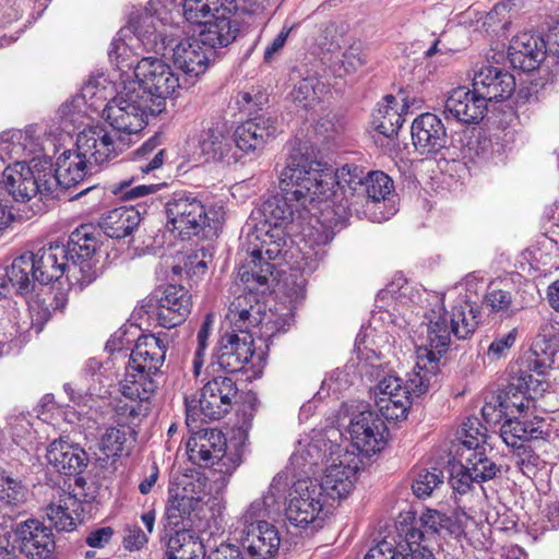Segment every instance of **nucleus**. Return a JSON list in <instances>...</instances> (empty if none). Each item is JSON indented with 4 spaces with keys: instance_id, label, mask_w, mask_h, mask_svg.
I'll return each mask as SVG.
<instances>
[{
    "instance_id": "obj_32",
    "label": "nucleus",
    "mask_w": 559,
    "mask_h": 559,
    "mask_svg": "<svg viewBox=\"0 0 559 559\" xmlns=\"http://www.w3.org/2000/svg\"><path fill=\"white\" fill-rule=\"evenodd\" d=\"M508 57L514 68L533 71L545 58V43L530 33H522L511 39Z\"/></svg>"
},
{
    "instance_id": "obj_7",
    "label": "nucleus",
    "mask_w": 559,
    "mask_h": 559,
    "mask_svg": "<svg viewBox=\"0 0 559 559\" xmlns=\"http://www.w3.org/2000/svg\"><path fill=\"white\" fill-rule=\"evenodd\" d=\"M328 506L317 478L298 479L289 491L285 515L296 527L317 530L323 525Z\"/></svg>"
},
{
    "instance_id": "obj_28",
    "label": "nucleus",
    "mask_w": 559,
    "mask_h": 559,
    "mask_svg": "<svg viewBox=\"0 0 559 559\" xmlns=\"http://www.w3.org/2000/svg\"><path fill=\"white\" fill-rule=\"evenodd\" d=\"M34 253L25 252L16 257L10 266L0 267V297H7L13 287L17 294H28L34 289L37 276Z\"/></svg>"
},
{
    "instance_id": "obj_60",
    "label": "nucleus",
    "mask_w": 559,
    "mask_h": 559,
    "mask_svg": "<svg viewBox=\"0 0 559 559\" xmlns=\"http://www.w3.org/2000/svg\"><path fill=\"white\" fill-rule=\"evenodd\" d=\"M510 8L509 4L499 2L486 15L484 25L492 28L493 32L498 29H507L510 24Z\"/></svg>"
},
{
    "instance_id": "obj_30",
    "label": "nucleus",
    "mask_w": 559,
    "mask_h": 559,
    "mask_svg": "<svg viewBox=\"0 0 559 559\" xmlns=\"http://www.w3.org/2000/svg\"><path fill=\"white\" fill-rule=\"evenodd\" d=\"M193 36L179 41L173 48V62L185 74L195 79L203 74L214 58Z\"/></svg>"
},
{
    "instance_id": "obj_49",
    "label": "nucleus",
    "mask_w": 559,
    "mask_h": 559,
    "mask_svg": "<svg viewBox=\"0 0 559 559\" xmlns=\"http://www.w3.org/2000/svg\"><path fill=\"white\" fill-rule=\"evenodd\" d=\"M269 102L267 95L261 90L251 88L241 91L236 97V103L240 111L247 112L249 117L261 115L263 106Z\"/></svg>"
},
{
    "instance_id": "obj_39",
    "label": "nucleus",
    "mask_w": 559,
    "mask_h": 559,
    "mask_svg": "<svg viewBox=\"0 0 559 559\" xmlns=\"http://www.w3.org/2000/svg\"><path fill=\"white\" fill-rule=\"evenodd\" d=\"M223 9V0H185L182 4V13L185 19L199 26L204 25Z\"/></svg>"
},
{
    "instance_id": "obj_22",
    "label": "nucleus",
    "mask_w": 559,
    "mask_h": 559,
    "mask_svg": "<svg viewBox=\"0 0 559 559\" xmlns=\"http://www.w3.org/2000/svg\"><path fill=\"white\" fill-rule=\"evenodd\" d=\"M240 543L251 559H269L277 554L281 537L269 522L250 523L241 527Z\"/></svg>"
},
{
    "instance_id": "obj_64",
    "label": "nucleus",
    "mask_w": 559,
    "mask_h": 559,
    "mask_svg": "<svg viewBox=\"0 0 559 559\" xmlns=\"http://www.w3.org/2000/svg\"><path fill=\"white\" fill-rule=\"evenodd\" d=\"M399 556L394 540L382 539L368 550L365 559H399Z\"/></svg>"
},
{
    "instance_id": "obj_34",
    "label": "nucleus",
    "mask_w": 559,
    "mask_h": 559,
    "mask_svg": "<svg viewBox=\"0 0 559 559\" xmlns=\"http://www.w3.org/2000/svg\"><path fill=\"white\" fill-rule=\"evenodd\" d=\"M531 379L532 376L526 373L511 377L506 388L497 394L500 412L507 414V417L516 414L521 415L528 409L531 399L527 396V393Z\"/></svg>"
},
{
    "instance_id": "obj_6",
    "label": "nucleus",
    "mask_w": 559,
    "mask_h": 559,
    "mask_svg": "<svg viewBox=\"0 0 559 559\" xmlns=\"http://www.w3.org/2000/svg\"><path fill=\"white\" fill-rule=\"evenodd\" d=\"M249 293L236 297L229 306L228 314L230 322L241 333H249L252 328L260 326L261 335L272 337L276 333L286 331L285 319L267 314L265 305L259 300L258 290L265 284H260L255 278L245 283Z\"/></svg>"
},
{
    "instance_id": "obj_5",
    "label": "nucleus",
    "mask_w": 559,
    "mask_h": 559,
    "mask_svg": "<svg viewBox=\"0 0 559 559\" xmlns=\"http://www.w3.org/2000/svg\"><path fill=\"white\" fill-rule=\"evenodd\" d=\"M126 66L133 69L136 80L128 81L138 83L152 103L153 111L163 112L166 108V98L171 96L177 88L187 87L191 82L182 79L173 71L171 67L157 57H143L140 60H131Z\"/></svg>"
},
{
    "instance_id": "obj_25",
    "label": "nucleus",
    "mask_w": 559,
    "mask_h": 559,
    "mask_svg": "<svg viewBox=\"0 0 559 559\" xmlns=\"http://www.w3.org/2000/svg\"><path fill=\"white\" fill-rule=\"evenodd\" d=\"M487 104L474 87L460 86L445 100L444 114L465 124L478 123L487 112Z\"/></svg>"
},
{
    "instance_id": "obj_35",
    "label": "nucleus",
    "mask_w": 559,
    "mask_h": 559,
    "mask_svg": "<svg viewBox=\"0 0 559 559\" xmlns=\"http://www.w3.org/2000/svg\"><path fill=\"white\" fill-rule=\"evenodd\" d=\"M141 219L140 212L133 206H120L104 214L99 227L108 237L121 239L131 235Z\"/></svg>"
},
{
    "instance_id": "obj_37",
    "label": "nucleus",
    "mask_w": 559,
    "mask_h": 559,
    "mask_svg": "<svg viewBox=\"0 0 559 559\" xmlns=\"http://www.w3.org/2000/svg\"><path fill=\"white\" fill-rule=\"evenodd\" d=\"M479 314L478 308L467 301L454 306L449 319L453 335L459 340L468 338L478 326Z\"/></svg>"
},
{
    "instance_id": "obj_8",
    "label": "nucleus",
    "mask_w": 559,
    "mask_h": 559,
    "mask_svg": "<svg viewBox=\"0 0 559 559\" xmlns=\"http://www.w3.org/2000/svg\"><path fill=\"white\" fill-rule=\"evenodd\" d=\"M416 367L407 374L404 385L402 379L395 376H388L379 381L376 386V405L383 419L389 421L405 419L412 404L411 396L419 397L439 382V380H430L427 388L418 392L417 388L411 385V380L414 379Z\"/></svg>"
},
{
    "instance_id": "obj_53",
    "label": "nucleus",
    "mask_w": 559,
    "mask_h": 559,
    "mask_svg": "<svg viewBox=\"0 0 559 559\" xmlns=\"http://www.w3.org/2000/svg\"><path fill=\"white\" fill-rule=\"evenodd\" d=\"M25 490L21 481L0 474V500L5 504H16L24 500Z\"/></svg>"
},
{
    "instance_id": "obj_46",
    "label": "nucleus",
    "mask_w": 559,
    "mask_h": 559,
    "mask_svg": "<svg viewBox=\"0 0 559 559\" xmlns=\"http://www.w3.org/2000/svg\"><path fill=\"white\" fill-rule=\"evenodd\" d=\"M252 128V122L247 121L238 126L234 133V142L242 153L259 155L267 143Z\"/></svg>"
},
{
    "instance_id": "obj_51",
    "label": "nucleus",
    "mask_w": 559,
    "mask_h": 559,
    "mask_svg": "<svg viewBox=\"0 0 559 559\" xmlns=\"http://www.w3.org/2000/svg\"><path fill=\"white\" fill-rule=\"evenodd\" d=\"M225 133L218 127L203 130L199 139V147L206 160L217 159V153L225 139Z\"/></svg>"
},
{
    "instance_id": "obj_15",
    "label": "nucleus",
    "mask_w": 559,
    "mask_h": 559,
    "mask_svg": "<svg viewBox=\"0 0 559 559\" xmlns=\"http://www.w3.org/2000/svg\"><path fill=\"white\" fill-rule=\"evenodd\" d=\"M206 493L205 480L185 476L182 480L169 488V497L166 506V519L168 525L178 526L189 519L202 502Z\"/></svg>"
},
{
    "instance_id": "obj_29",
    "label": "nucleus",
    "mask_w": 559,
    "mask_h": 559,
    "mask_svg": "<svg viewBox=\"0 0 559 559\" xmlns=\"http://www.w3.org/2000/svg\"><path fill=\"white\" fill-rule=\"evenodd\" d=\"M48 463L60 474L82 477L81 474L88 465L90 457L79 444L63 439L53 440L47 448Z\"/></svg>"
},
{
    "instance_id": "obj_54",
    "label": "nucleus",
    "mask_w": 559,
    "mask_h": 559,
    "mask_svg": "<svg viewBox=\"0 0 559 559\" xmlns=\"http://www.w3.org/2000/svg\"><path fill=\"white\" fill-rule=\"evenodd\" d=\"M247 122H252V130L267 143L273 140L278 131V123L276 116L271 112H261L253 117H249Z\"/></svg>"
},
{
    "instance_id": "obj_45",
    "label": "nucleus",
    "mask_w": 559,
    "mask_h": 559,
    "mask_svg": "<svg viewBox=\"0 0 559 559\" xmlns=\"http://www.w3.org/2000/svg\"><path fill=\"white\" fill-rule=\"evenodd\" d=\"M362 187L367 198L372 202L385 201L394 189L393 180L380 170L368 173L364 179Z\"/></svg>"
},
{
    "instance_id": "obj_17",
    "label": "nucleus",
    "mask_w": 559,
    "mask_h": 559,
    "mask_svg": "<svg viewBox=\"0 0 559 559\" xmlns=\"http://www.w3.org/2000/svg\"><path fill=\"white\" fill-rule=\"evenodd\" d=\"M253 354V336L250 332L242 337L236 333H225L217 342L212 364L225 372L235 373L243 370Z\"/></svg>"
},
{
    "instance_id": "obj_41",
    "label": "nucleus",
    "mask_w": 559,
    "mask_h": 559,
    "mask_svg": "<svg viewBox=\"0 0 559 559\" xmlns=\"http://www.w3.org/2000/svg\"><path fill=\"white\" fill-rule=\"evenodd\" d=\"M461 461L467 463V466L472 469L474 479H476L477 484L495 479L501 476L503 472V465L497 464L488 457L484 450L468 453V455H464Z\"/></svg>"
},
{
    "instance_id": "obj_52",
    "label": "nucleus",
    "mask_w": 559,
    "mask_h": 559,
    "mask_svg": "<svg viewBox=\"0 0 559 559\" xmlns=\"http://www.w3.org/2000/svg\"><path fill=\"white\" fill-rule=\"evenodd\" d=\"M525 428L522 426V420H520L516 415L511 417H507L500 428V438L508 447L521 449V441H524L525 438Z\"/></svg>"
},
{
    "instance_id": "obj_18",
    "label": "nucleus",
    "mask_w": 559,
    "mask_h": 559,
    "mask_svg": "<svg viewBox=\"0 0 559 559\" xmlns=\"http://www.w3.org/2000/svg\"><path fill=\"white\" fill-rule=\"evenodd\" d=\"M462 532V526L454 518L435 509H426L405 534L409 543H428L460 536Z\"/></svg>"
},
{
    "instance_id": "obj_21",
    "label": "nucleus",
    "mask_w": 559,
    "mask_h": 559,
    "mask_svg": "<svg viewBox=\"0 0 559 559\" xmlns=\"http://www.w3.org/2000/svg\"><path fill=\"white\" fill-rule=\"evenodd\" d=\"M237 393V385L230 378H213L201 390L198 401L201 414L210 420L222 418L229 412Z\"/></svg>"
},
{
    "instance_id": "obj_36",
    "label": "nucleus",
    "mask_w": 559,
    "mask_h": 559,
    "mask_svg": "<svg viewBox=\"0 0 559 559\" xmlns=\"http://www.w3.org/2000/svg\"><path fill=\"white\" fill-rule=\"evenodd\" d=\"M165 546L167 559H202L204 546L185 530H177L175 534L165 533L160 538Z\"/></svg>"
},
{
    "instance_id": "obj_63",
    "label": "nucleus",
    "mask_w": 559,
    "mask_h": 559,
    "mask_svg": "<svg viewBox=\"0 0 559 559\" xmlns=\"http://www.w3.org/2000/svg\"><path fill=\"white\" fill-rule=\"evenodd\" d=\"M241 463V456L238 452L226 453V450L223 453H219L214 460L213 464H210V467H213L214 472L230 475Z\"/></svg>"
},
{
    "instance_id": "obj_58",
    "label": "nucleus",
    "mask_w": 559,
    "mask_h": 559,
    "mask_svg": "<svg viewBox=\"0 0 559 559\" xmlns=\"http://www.w3.org/2000/svg\"><path fill=\"white\" fill-rule=\"evenodd\" d=\"M484 304L489 307L492 312H500L506 317H511L513 313L510 310L512 298L509 292L490 288L485 296Z\"/></svg>"
},
{
    "instance_id": "obj_24",
    "label": "nucleus",
    "mask_w": 559,
    "mask_h": 559,
    "mask_svg": "<svg viewBox=\"0 0 559 559\" xmlns=\"http://www.w3.org/2000/svg\"><path fill=\"white\" fill-rule=\"evenodd\" d=\"M472 85L487 103L502 102L514 92L515 80L503 69L485 66L475 72Z\"/></svg>"
},
{
    "instance_id": "obj_23",
    "label": "nucleus",
    "mask_w": 559,
    "mask_h": 559,
    "mask_svg": "<svg viewBox=\"0 0 559 559\" xmlns=\"http://www.w3.org/2000/svg\"><path fill=\"white\" fill-rule=\"evenodd\" d=\"M357 472V462L354 459L348 460L347 455L338 463L328 466L321 479H318L325 500L330 503L346 498L354 488Z\"/></svg>"
},
{
    "instance_id": "obj_1",
    "label": "nucleus",
    "mask_w": 559,
    "mask_h": 559,
    "mask_svg": "<svg viewBox=\"0 0 559 559\" xmlns=\"http://www.w3.org/2000/svg\"><path fill=\"white\" fill-rule=\"evenodd\" d=\"M333 178L324 173L322 164L313 159L306 144L294 147L286 167L280 175L282 194L267 198L258 209V223L247 235L252 249L240 266L238 276L242 283L257 280L265 284L273 274L275 260L287 245V228L295 214L300 215L308 203L329 198Z\"/></svg>"
},
{
    "instance_id": "obj_13",
    "label": "nucleus",
    "mask_w": 559,
    "mask_h": 559,
    "mask_svg": "<svg viewBox=\"0 0 559 559\" xmlns=\"http://www.w3.org/2000/svg\"><path fill=\"white\" fill-rule=\"evenodd\" d=\"M148 307L160 326L173 329L183 323L190 314L191 295L183 286L169 284L153 293Z\"/></svg>"
},
{
    "instance_id": "obj_10",
    "label": "nucleus",
    "mask_w": 559,
    "mask_h": 559,
    "mask_svg": "<svg viewBox=\"0 0 559 559\" xmlns=\"http://www.w3.org/2000/svg\"><path fill=\"white\" fill-rule=\"evenodd\" d=\"M95 234L96 229L93 226L82 225L71 233L67 245H63L71 265V277L81 287L91 284L99 275V267L94 258L98 246Z\"/></svg>"
},
{
    "instance_id": "obj_59",
    "label": "nucleus",
    "mask_w": 559,
    "mask_h": 559,
    "mask_svg": "<svg viewBox=\"0 0 559 559\" xmlns=\"http://www.w3.org/2000/svg\"><path fill=\"white\" fill-rule=\"evenodd\" d=\"M133 180L131 181H122L119 185L116 193H119L120 199L128 200H138L148 194L155 193L159 186L158 183H150V185H136L132 186Z\"/></svg>"
},
{
    "instance_id": "obj_4",
    "label": "nucleus",
    "mask_w": 559,
    "mask_h": 559,
    "mask_svg": "<svg viewBox=\"0 0 559 559\" xmlns=\"http://www.w3.org/2000/svg\"><path fill=\"white\" fill-rule=\"evenodd\" d=\"M160 111L152 110V103L138 83L124 82L117 95L106 105L104 117L117 132L130 135L140 132L147 124L148 116Z\"/></svg>"
},
{
    "instance_id": "obj_3",
    "label": "nucleus",
    "mask_w": 559,
    "mask_h": 559,
    "mask_svg": "<svg viewBox=\"0 0 559 559\" xmlns=\"http://www.w3.org/2000/svg\"><path fill=\"white\" fill-rule=\"evenodd\" d=\"M166 346L154 335L140 336L130 354L126 367L121 392L126 397L138 396L145 401L155 392L157 384L152 376L163 366Z\"/></svg>"
},
{
    "instance_id": "obj_19",
    "label": "nucleus",
    "mask_w": 559,
    "mask_h": 559,
    "mask_svg": "<svg viewBox=\"0 0 559 559\" xmlns=\"http://www.w3.org/2000/svg\"><path fill=\"white\" fill-rule=\"evenodd\" d=\"M19 548L29 559H56V542L50 527L37 520H28L15 530Z\"/></svg>"
},
{
    "instance_id": "obj_55",
    "label": "nucleus",
    "mask_w": 559,
    "mask_h": 559,
    "mask_svg": "<svg viewBox=\"0 0 559 559\" xmlns=\"http://www.w3.org/2000/svg\"><path fill=\"white\" fill-rule=\"evenodd\" d=\"M130 402H126L123 404H119L117 406V415L121 417L120 420L123 421L122 425L129 427L130 424H133L135 419L141 417H145L148 413V407L144 405V401L140 400V397H128ZM150 399L145 400L147 402Z\"/></svg>"
},
{
    "instance_id": "obj_27",
    "label": "nucleus",
    "mask_w": 559,
    "mask_h": 559,
    "mask_svg": "<svg viewBox=\"0 0 559 559\" xmlns=\"http://www.w3.org/2000/svg\"><path fill=\"white\" fill-rule=\"evenodd\" d=\"M412 139L420 154H437L445 147L448 135L442 120L435 114L426 112L414 119Z\"/></svg>"
},
{
    "instance_id": "obj_11",
    "label": "nucleus",
    "mask_w": 559,
    "mask_h": 559,
    "mask_svg": "<svg viewBox=\"0 0 559 559\" xmlns=\"http://www.w3.org/2000/svg\"><path fill=\"white\" fill-rule=\"evenodd\" d=\"M84 477L74 479V488L61 489L58 499L45 509V516L58 531L71 532L83 521L85 506L94 499L93 493L85 490Z\"/></svg>"
},
{
    "instance_id": "obj_62",
    "label": "nucleus",
    "mask_w": 559,
    "mask_h": 559,
    "mask_svg": "<svg viewBox=\"0 0 559 559\" xmlns=\"http://www.w3.org/2000/svg\"><path fill=\"white\" fill-rule=\"evenodd\" d=\"M399 559H435L432 551L421 543H409L405 535L404 543L399 545Z\"/></svg>"
},
{
    "instance_id": "obj_61",
    "label": "nucleus",
    "mask_w": 559,
    "mask_h": 559,
    "mask_svg": "<svg viewBox=\"0 0 559 559\" xmlns=\"http://www.w3.org/2000/svg\"><path fill=\"white\" fill-rule=\"evenodd\" d=\"M109 59L112 63L117 66L121 71L130 70L128 66H126L131 60H138L136 58L131 56V50L129 46L121 39L115 38L110 44V49L108 51Z\"/></svg>"
},
{
    "instance_id": "obj_20",
    "label": "nucleus",
    "mask_w": 559,
    "mask_h": 559,
    "mask_svg": "<svg viewBox=\"0 0 559 559\" xmlns=\"http://www.w3.org/2000/svg\"><path fill=\"white\" fill-rule=\"evenodd\" d=\"M48 180L51 182V193L55 194L57 188L70 190L76 188L87 176L92 174L93 165L86 157L75 150L74 152L64 151L57 159L55 171L51 165L46 166Z\"/></svg>"
},
{
    "instance_id": "obj_57",
    "label": "nucleus",
    "mask_w": 559,
    "mask_h": 559,
    "mask_svg": "<svg viewBox=\"0 0 559 559\" xmlns=\"http://www.w3.org/2000/svg\"><path fill=\"white\" fill-rule=\"evenodd\" d=\"M518 337V330L514 328L504 334H498L487 350L490 361H496L507 356Z\"/></svg>"
},
{
    "instance_id": "obj_48",
    "label": "nucleus",
    "mask_w": 559,
    "mask_h": 559,
    "mask_svg": "<svg viewBox=\"0 0 559 559\" xmlns=\"http://www.w3.org/2000/svg\"><path fill=\"white\" fill-rule=\"evenodd\" d=\"M456 460L457 463L451 466L449 484L454 493L466 495L473 490L477 481L474 479V474L472 469H469V466H467V463L461 461V459Z\"/></svg>"
},
{
    "instance_id": "obj_12",
    "label": "nucleus",
    "mask_w": 559,
    "mask_h": 559,
    "mask_svg": "<svg viewBox=\"0 0 559 559\" xmlns=\"http://www.w3.org/2000/svg\"><path fill=\"white\" fill-rule=\"evenodd\" d=\"M167 225L177 230L182 239L198 236L209 218L203 203L191 193H175L166 203Z\"/></svg>"
},
{
    "instance_id": "obj_14",
    "label": "nucleus",
    "mask_w": 559,
    "mask_h": 559,
    "mask_svg": "<svg viewBox=\"0 0 559 559\" xmlns=\"http://www.w3.org/2000/svg\"><path fill=\"white\" fill-rule=\"evenodd\" d=\"M127 146L123 135H112L102 126L85 128L76 136L78 152L96 166L116 158Z\"/></svg>"
},
{
    "instance_id": "obj_42",
    "label": "nucleus",
    "mask_w": 559,
    "mask_h": 559,
    "mask_svg": "<svg viewBox=\"0 0 559 559\" xmlns=\"http://www.w3.org/2000/svg\"><path fill=\"white\" fill-rule=\"evenodd\" d=\"M160 144L162 136L155 134L135 151V158L140 163L139 169L142 174H148L158 169L164 164L165 150L158 148Z\"/></svg>"
},
{
    "instance_id": "obj_31",
    "label": "nucleus",
    "mask_w": 559,
    "mask_h": 559,
    "mask_svg": "<svg viewBox=\"0 0 559 559\" xmlns=\"http://www.w3.org/2000/svg\"><path fill=\"white\" fill-rule=\"evenodd\" d=\"M226 450V438L216 429L195 432L187 442L189 460L201 467H210L214 460Z\"/></svg>"
},
{
    "instance_id": "obj_2",
    "label": "nucleus",
    "mask_w": 559,
    "mask_h": 559,
    "mask_svg": "<svg viewBox=\"0 0 559 559\" xmlns=\"http://www.w3.org/2000/svg\"><path fill=\"white\" fill-rule=\"evenodd\" d=\"M426 320L421 324L425 342L416 349V373L411 380V385L418 392L425 390L430 380H440L441 358L448 352L453 334L442 304L427 313Z\"/></svg>"
},
{
    "instance_id": "obj_40",
    "label": "nucleus",
    "mask_w": 559,
    "mask_h": 559,
    "mask_svg": "<svg viewBox=\"0 0 559 559\" xmlns=\"http://www.w3.org/2000/svg\"><path fill=\"white\" fill-rule=\"evenodd\" d=\"M388 104L379 107L372 115V126L374 129L386 138H392L397 133L399 129L404 122L402 114L396 108L391 106L395 103L393 96L385 97Z\"/></svg>"
},
{
    "instance_id": "obj_56",
    "label": "nucleus",
    "mask_w": 559,
    "mask_h": 559,
    "mask_svg": "<svg viewBox=\"0 0 559 559\" xmlns=\"http://www.w3.org/2000/svg\"><path fill=\"white\" fill-rule=\"evenodd\" d=\"M275 503L276 498L273 496V492L271 495H265L262 499L253 501L239 520L240 525L245 527L250 523L264 522L260 518L267 513V510L272 508Z\"/></svg>"
},
{
    "instance_id": "obj_50",
    "label": "nucleus",
    "mask_w": 559,
    "mask_h": 559,
    "mask_svg": "<svg viewBox=\"0 0 559 559\" xmlns=\"http://www.w3.org/2000/svg\"><path fill=\"white\" fill-rule=\"evenodd\" d=\"M213 324L214 314L207 313L197 334L198 346L193 358V370L197 376L200 374V370L204 362L205 350L207 348V341L213 331Z\"/></svg>"
},
{
    "instance_id": "obj_16",
    "label": "nucleus",
    "mask_w": 559,
    "mask_h": 559,
    "mask_svg": "<svg viewBox=\"0 0 559 559\" xmlns=\"http://www.w3.org/2000/svg\"><path fill=\"white\" fill-rule=\"evenodd\" d=\"M348 432L353 445L366 456L380 452L386 444L384 420L371 411L355 415L350 419Z\"/></svg>"
},
{
    "instance_id": "obj_43",
    "label": "nucleus",
    "mask_w": 559,
    "mask_h": 559,
    "mask_svg": "<svg viewBox=\"0 0 559 559\" xmlns=\"http://www.w3.org/2000/svg\"><path fill=\"white\" fill-rule=\"evenodd\" d=\"M443 485L444 474L440 468H421L414 477L412 490L418 499H426Z\"/></svg>"
},
{
    "instance_id": "obj_33",
    "label": "nucleus",
    "mask_w": 559,
    "mask_h": 559,
    "mask_svg": "<svg viewBox=\"0 0 559 559\" xmlns=\"http://www.w3.org/2000/svg\"><path fill=\"white\" fill-rule=\"evenodd\" d=\"M214 21H207L200 26V31L193 37L206 49L213 57L218 48L227 47L231 44L239 32L238 23L224 13L214 17Z\"/></svg>"
},
{
    "instance_id": "obj_38",
    "label": "nucleus",
    "mask_w": 559,
    "mask_h": 559,
    "mask_svg": "<svg viewBox=\"0 0 559 559\" xmlns=\"http://www.w3.org/2000/svg\"><path fill=\"white\" fill-rule=\"evenodd\" d=\"M486 428L477 418H469L463 424L461 431L457 432V444H455V459H462L468 453L484 450L486 442Z\"/></svg>"
},
{
    "instance_id": "obj_47",
    "label": "nucleus",
    "mask_w": 559,
    "mask_h": 559,
    "mask_svg": "<svg viewBox=\"0 0 559 559\" xmlns=\"http://www.w3.org/2000/svg\"><path fill=\"white\" fill-rule=\"evenodd\" d=\"M130 433L131 429L126 425L107 428L100 439V450L108 457L120 456L124 451V444Z\"/></svg>"
},
{
    "instance_id": "obj_9",
    "label": "nucleus",
    "mask_w": 559,
    "mask_h": 559,
    "mask_svg": "<svg viewBox=\"0 0 559 559\" xmlns=\"http://www.w3.org/2000/svg\"><path fill=\"white\" fill-rule=\"evenodd\" d=\"M46 166H29L25 162H15L4 168L1 185L16 202H27L39 195L40 200L52 197L51 182Z\"/></svg>"
},
{
    "instance_id": "obj_44",
    "label": "nucleus",
    "mask_w": 559,
    "mask_h": 559,
    "mask_svg": "<svg viewBox=\"0 0 559 559\" xmlns=\"http://www.w3.org/2000/svg\"><path fill=\"white\" fill-rule=\"evenodd\" d=\"M322 87L323 85L316 76H306L294 85L290 92L292 100L300 108H312L319 102V92L322 91Z\"/></svg>"
},
{
    "instance_id": "obj_26",
    "label": "nucleus",
    "mask_w": 559,
    "mask_h": 559,
    "mask_svg": "<svg viewBox=\"0 0 559 559\" xmlns=\"http://www.w3.org/2000/svg\"><path fill=\"white\" fill-rule=\"evenodd\" d=\"M34 263L37 282L41 285L58 281L64 274L69 281H74L71 277V265L63 243L55 242L40 248L34 253Z\"/></svg>"
}]
</instances>
